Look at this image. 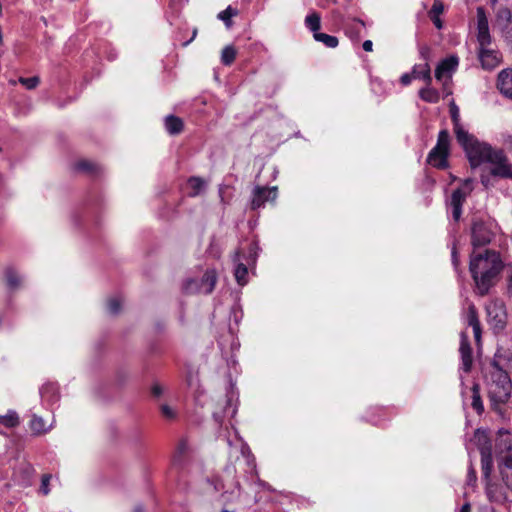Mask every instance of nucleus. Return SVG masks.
<instances>
[{"label":"nucleus","instance_id":"obj_27","mask_svg":"<svg viewBox=\"0 0 512 512\" xmlns=\"http://www.w3.org/2000/svg\"><path fill=\"white\" fill-rule=\"evenodd\" d=\"M305 25L309 30L313 32V35L319 33V29L321 26L320 15L316 12L307 15L305 18Z\"/></svg>","mask_w":512,"mask_h":512},{"label":"nucleus","instance_id":"obj_30","mask_svg":"<svg viewBox=\"0 0 512 512\" xmlns=\"http://www.w3.org/2000/svg\"><path fill=\"white\" fill-rule=\"evenodd\" d=\"M188 186L190 188V196L199 195L205 188V181L199 177H191L188 180Z\"/></svg>","mask_w":512,"mask_h":512},{"label":"nucleus","instance_id":"obj_17","mask_svg":"<svg viewBox=\"0 0 512 512\" xmlns=\"http://www.w3.org/2000/svg\"><path fill=\"white\" fill-rule=\"evenodd\" d=\"M497 87L504 96L512 99V68L508 67L499 73Z\"/></svg>","mask_w":512,"mask_h":512},{"label":"nucleus","instance_id":"obj_56","mask_svg":"<svg viewBox=\"0 0 512 512\" xmlns=\"http://www.w3.org/2000/svg\"><path fill=\"white\" fill-rule=\"evenodd\" d=\"M468 476H469V480H470V481H471L472 479H473V480H475V479H476L475 472H474V470H472V469L469 471V475H468Z\"/></svg>","mask_w":512,"mask_h":512},{"label":"nucleus","instance_id":"obj_21","mask_svg":"<svg viewBox=\"0 0 512 512\" xmlns=\"http://www.w3.org/2000/svg\"><path fill=\"white\" fill-rule=\"evenodd\" d=\"M233 398H234L233 393L231 395H228L227 399L225 401L226 405H225V408L223 409V411H221V412L214 411L213 412V418L218 424H220V425L222 424L226 415H230L231 417L235 416V414L237 412V405H236V403H234Z\"/></svg>","mask_w":512,"mask_h":512},{"label":"nucleus","instance_id":"obj_8","mask_svg":"<svg viewBox=\"0 0 512 512\" xmlns=\"http://www.w3.org/2000/svg\"><path fill=\"white\" fill-rule=\"evenodd\" d=\"M487 163L492 165L491 173L493 175L512 178V164L502 149L493 148Z\"/></svg>","mask_w":512,"mask_h":512},{"label":"nucleus","instance_id":"obj_43","mask_svg":"<svg viewBox=\"0 0 512 512\" xmlns=\"http://www.w3.org/2000/svg\"><path fill=\"white\" fill-rule=\"evenodd\" d=\"M50 480H51V475H49V474L43 475L42 480H41V487H40V491L43 493V495H48L50 492V488H49Z\"/></svg>","mask_w":512,"mask_h":512},{"label":"nucleus","instance_id":"obj_59","mask_svg":"<svg viewBox=\"0 0 512 512\" xmlns=\"http://www.w3.org/2000/svg\"><path fill=\"white\" fill-rule=\"evenodd\" d=\"M491 1L495 3L497 0H491Z\"/></svg>","mask_w":512,"mask_h":512},{"label":"nucleus","instance_id":"obj_44","mask_svg":"<svg viewBox=\"0 0 512 512\" xmlns=\"http://www.w3.org/2000/svg\"><path fill=\"white\" fill-rule=\"evenodd\" d=\"M161 413L162 415L167 418V419H173L176 415L175 411L173 410V408H171L169 405L167 404H163L161 406Z\"/></svg>","mask_w":512,"mask_h":512},{"label":"nucleus","instance_id":"obj_28","mask_svg":"<svg viewBox=\"0 0 512 512\" xmlns=\"http://www.w3.org/2000/svg\"><path fill=\"white\" fill-rule=\"evenodd\" d=\"M0 423L7 427L13 428L19 424V416L14 410H9L5 415H0Z\"/></svg>","mask_w":512,"mask_h":512},{"label":"nucleus","instance_id":"obj_26","mask_svg":"<svg viewBox=\"0 0 512 512\" xmlns=\"http://www.w3.org/2000/svg\"><path fill=\"white\" fill-rule=\"evenodd\" d=\"M471 392H472V402H471V406L472 408L478 413H482L483 410H484V407H483V403H482V400H481V396H480V388H479V385L474 383L472 388H471Z\"/></svg>","mask_w":512,"mask_h":512},{"label":"nucleus","instance_id":"obj_19","mask_svg":"<svg viewBox=\"0 0 512 512\" xmlns=\"http://www.w3.org/2000/svg\"><path fill=\"white\" fill-rule=\"evenodd\" d=\"M478 54L481 64H499L502 61L499 51L489 46L479 47Z\"/></svg>","mask_w":512,"mask_h":512},{"label":"nucleus","instance_id":"obj_16","mask_svg":"<svg viewBox=\"0 0 512 512\" xmlns=\"http://www.w3.org/2000/svg\"><path fill=\"white\" fill-rule=\"evenodd\" d=\"M460 354L462 359V367L461 369L464 372H469L472 366V349L470 347L468 336L465 331H463L460 335Z\"/></svg>","mask_w":512,"mask_h":512},{"label":"nucleus","instance_id":"obj_25","mask_svg":"<svg viewBox=\"0 0 512 512\" xmlns=\"http://www.w3.org/2000/svg\"><path fill=\"white\" fill-rule=\"evenodd\" d=\"M426 87L419 90V97L428 103H436L439 100V93L437 90L430 87L431 83L426 82Z\"/></svg>","mask_w":512,"mask_h":512},{"label":"nucleus","instance_id":"obj_34","mask_svg":"<svg viewBox=\"0 0 512 512\" xmlns=\"http://www.w3.org/2000/svg\"><path fill=\"white\" fill-rule=\"evenodd\" d=\"M188 451V445L185 440H181L176 448V451L173 455V464L180 465L182 463L183 457Z\"/></svg>","mask_w":512,"mask_h":512},{"label":"nucleus","instance_id":"obj_36","mask_svg":"<svg viewBox=\"0 0 512 512\" xmlns=\"http://www.w3.org/2000/svg\"><path fill=\"white\" fill-rule=\"evenodd\" d=\"M122 300L118 296H113L107 301V311L111 315H116L121 310Z\"/></svg>","mask_w":512,"mask_h":512},{"label":"nucleus","instance_id":"obj_40","mask_svg":"<svg viewBox=\"0 0 512 512\" xmlns=\"http://www.w3.org/2000/svg\"><path fill=\"white\" fill-rule=\"evenodd\" d=\"M19 83H21L26 89H34L37 87V85L39 84V77L38 76H33V77H29V78H25V77H20L18 79Z\"/></svg>","mask_w":512,"mask_h":512},{"label":"nucleus","instance_id":"obj_38","mask_svg":"<svg viewBox=\"0 0 512 512\" xmlns=\"http://www.w3.org/2000/svg\"><path fill=\"white\" fill-rule=\"evenodd\" d=\"M496 20L498 23L507 26L511 21V12L507 8H501L497 12Z\"/></svg>","mask_w":512,"mask_h":512},{"label":"nucleus","instance_id":"obj_47","mask_svg":"<svg viewBox=\"0 0 512 512\" xmlns=\"http://www.w3.org/2000/svg\"><path fill=\"white\" fill-rule=\"evenodd\" d=\"M164 389L161 385H159L158 383H155L153 386H152V389H151V392L152 394L155 396V397H159L162 395Z\"/></svg>","mask_w":512,"mask_h":512},{"label":"nucleus","instance_id":"obj_11","mask_svg":"<svg viewBox=\"0 0 512 512\" xmlns=\"http://www.w3.org/2000/svg\"><path fill=\"white\" fill-rule=\"evenodd\" d=\"M277 197V187L256 186L252 191L251 209L256 210L265 205L266 202L275 201Z\"/></svg>","mask_w":512,"mask_h":512},{"label":"nucleus","instance_id":"obj_23","mask_svg":"<svg viewBox=\"0 0 512 512\" xmlns=\"http://www.w3.org/2000/svg\"><path fill=\"white\" fill-rule=\"evenodd\" d=\"M40 394L42 400L49 404H54L59 399L58 388L55 384L52 383L44 385L40 390Z\"/></svg>","mask_w":512,"mask_h":512},{"label":"nucleus","instance_id":"obj_37","mask_svg":"<svg viewBox=\"0 0 512 512\" xmlns=\"http://www.w3.org/2000/svg\"><path fill=\"white\" fill-rule=\"evenodd\" d=\"M236 54H237V51L233 46L228 45V46L224 47V49L222 50V53H221L222 62L224 64L232 63L236 58Z\"/></svg>","mask_w":512,"mask_h":512},{"label":"nucleus","instance_id":"obj_7","mask_svg":"<svg viewBox=\"0 0 512 512\" xmlns=\"http://www.w3.org/2000/svg\"><path fill=\"white\" fill-rule=\"evenodd\" d=\"M474 441L481 454L483 473L488 477L493 464L492 444L489 436L485 431L477 430L474 434Z\"/></svg>","mask_w":512,"mask_h":512},{"label":"nucleus","instance_id":"obj_45","mask_svg":"<svg viewBox=\"0 0 512 512\" xmlns=\"http://www.w3.org/2000/svg\"><path fill=\"white\" fill-rule=\"evenodd\" d=\"M501 143L509 149H512V134L510 133H502L501 134Z\"/></svg>","mask_w":512,"mask_h":512},{"label":"nucleus","instance_id":"obj_52","mask_svg":"<svg viewBox=\"0 0 512 512\" xmlns=\"http://www.w3.org/2000/svg\"><path fill=\"white\" fill-rule=\"evenodd\" d=\"M505 40L512 43V29H507L504 34Z\"/></svg>","mask_w":512,"mask_h":512},{"label":"nucleus","instance_id":"obj_53","mask_svg":"<svg viewBox=\"0 0 512 512\" xmlns=\"http://www.w3.org/2000/svg\"><path fill=\"white\" fill-rule=\"evenodd\" d=\"M241 453L243 456H249L250 454V450H249V447L246 445V444H242L241 446Z\"/></svg>","mask_w":512,"mask_h":512},{"label":"nucleus","instance_id":"obj_51","mask_svg":"<svg viewBox=\"0 0 512 512\" xmlns=\"http://www.w3.org/2000/svg\"><path fill=\"white\" fill-rule=\"evenodd\" d=\"M372 46H373V43H372V41H370V40H366V41H364V43H363V49H364L365 51H371V50H372Z\"/></svg>","mask_w":512,"mask_h":512},{"label":"nucleus","instance_id":"obj_2","mask_svg":"<svg viewBox=\"0 0 512 512\" xmlns=\"http://www.w3.org/2000/svg\"><path fill=\"white\" fill-rule=\"evenodd\" d=\"M486 388L492 406L497 409L498 405L505 404L512 392V381L506 371L496 363H491L487 373Z\"/></svg>","mask_w":512,"mask_h":512},{"label":"nucleus","instance_id":"obj_32","mask_svg":"<svg viewBox=\"0 0 512 512\" xmlns=\"http://www.w3.org/2000/svg\"><path fill=\"white\" fill-rule=\"evenodd\" d=\"M30 428L34 433L42 434V433H46L47 431H49L51 426L46 427L43 418L34 415L30 422Z\"/></svg>","mask_w":512,"mask_h":512},{"label":"nucleus","instance_id":"obj_1","mask_svg":"<svg viewBox=\"0 0 512 512\" xmlns=\"http://www.w3.org/2000/svg\"><path fill=\"white\" fill-rule=\"evenodd\" d=\"M502 269L503 262L498 252L488 249L483 253L472 252L469 270L481 296L488 293Z\"/></svg>","mask_w":512,"mask_h":512},{"label":"nucleus","instance_id":"obj_31","mask_svg":"<svg viewBox=\"0 0 512 512\" xmlns=\"http://www.w3.org/2000/svg\"><path fill=\"white\" fill-rule=\"evenodd\" d=\"M317 42L323 43L328 48H335L338 45V39L335 36L326 33H317L313 35Z\"/></svg>","mask_w":512,"mask_h":512},{"label":"nucleus","instance_id":"obj_14","mask_svg":"<svg viewBox=\"0 0 512 512\" xmlns=\"http://www.w3.org/2000/svg\"><path fill=\"white\" fill-rule=\"evenodd\" d=\"M412 79H421L424 82L431 83L432 77L429 66H414L411 73H405L400 77V82L403 86H407Z\"/></svg>","mask_w":512,"mask_h":512},{"label":"nucleus","instance_id":"obj_29","mask_svg":"<svg viewBox=\"0 0 512 512\" xmlns=\"http://www.w3.org/2000/svg\"><path fill=\"white\" fill-rule=\"evenodd\" d=\"M5 278L10 289H17L22 283L21 277L13 268L6 269Z\"/></svg>","mask_w":512,"mask_h":512},{"label":"nucleus","instance_id":"obj_20","mask_svg":"<svg viewBox=\"0 0 512 512\" xmlns=\"http://www.w3.org/2000/svg\"><path fill=\"white\" fill-rule=\"evenodd\" d=\"M466 321L467 324L472 327L474 338L477 344H479L481 340V327L480 322L478 320L476 308L473 304H470L468 307Z\"/></svg>","mask_w":512,"mask_h":512},{"label":"nucleus","instance_id":"obj_55","mask_svg":"<svg viewBox=\"0 0 512 512\" xmlns=\"http://www.w3.org/2000/svg\"><path fill=\"white\" fill-rule=\"evenodd\" d=\"M459 512H470V504L469 503H465L461 509L459 510Z\"/></svg>","mask_w":512,"mask_h":512},{"label":"nucleus","instance_id":"obj_3","mask_svg":"<svg viewBox=\"0 0 512 512\" xmlns=\"http://www.w3.org/2000/svg\"><path fill=\"white\" fill-rule=\"evenodd\" d=\"M457 141L463 146L471 166L476 167L487 162L493 147L487 143L479 142L466 130H457Z\"/></svg>","mask_w":512,"mask_h":512},{"label":"nucleus","instance_id":"obj_9","mask_svg":"<svg viewBox=\"0 0 512 512\" xmlns=\"http://www.w3.org/2000/svg\"><path fill=\"white\" fill-rule=\"evenodd\" d=\"M473 190V182L471 179H466L461 186L456 189L450 199V208L452 217L455 221H458L462 214V205L465 202L466 197Z\"/></svg>","mask_w":512,"mask_h":512},{"label":"nucleus","instance_id":"obj_50","mask_svg":"<svg viewBox=\"0 0 512 512\" xmlns=\"http://www.w3.org/2000/svg\"><path fill=\"white\" fill-rule=\"evenodd\" d=\"M430 18L431 20L433 21L434 25L438 28V29H441L442 28V22L439 18V16H433V15H430Z\"/></svg>","mask_w":512,"mask_h":512},{"label":"nucleus","instance_id":"obj_41","mask_svg":"<svg viewBox=\"0 0 512 512\" xmlns=\"http://www.w3.org/2000/svg\"><path fill=\"white\" fill-rule=\"evenodd\" d=\"M444 10V5L441 0H434L431 10L429 12L430 15L439 16Z\"/></svg>","mask_w":512,"mask_h":512},{"label":"nucleus","instance_id":"obj_24","mask_svg":"<svg viewBox=\"0 0 512 512\" xmlns=\"http://www.w3.org/2000/svg\"><path fill=\"white\" fill-rule=\"evenodd\" d=\"M456 66H437L435 70V78L438 82L446 86L455 72Z\"/></svg>","mask_w":512,"mask_h":512},{"label":"nucleus","instance_id":"obj_15","mask_svg":"<svg viewBox=\"0 0 512 512\" xmlns=\"http://www.w3.org/2000/svg\"><path fill=\"white\" fill-rule=\"evenodd\" d=\"M506 485L501 484H488L486 493L490 501L495 503H505L512 501L510 495L507 492Z\"/></svg>","mask_w":512,"mask_h":512},{"label":"nucleus","instance_id":"obj_18","mask_svg":"<svg viewBox=\"0 0 512 512\" xmlns=\"http://www.w3.org/2000/svg\"><path fill=\"white\" fill-rule=\"evenodd\" d=\"M207 485L209 488H211L214 492H220L223 491L224 494H231L232 496H238L239 495V484L236 482L234 484V488L230 490L221 479L213 478L207 480ZM233 497H227L226 500H232Z\"/></svg>","mask_w":512,"mask_h":512},{"label":"nucleus","instance_id":"obj_6","mask_svg":"<svg viewBox=\"0 0 512 512\" xmlns=\"http://www.w3.org/2000/svg\"><path fill=\"white\" fill-rule=\"evenodd\" d=\"M450 137L446 130H441L438 134V139L435 147L429 152L427 162L436 168H446L447 157L449 153Z\"/></svg>","mask_w":512,"mask_h":512},{"label":"nucleus","instance_id":"obj_58","mask_svg":"<svg viewBox=\"0 0 512 512\" xmlns=\"http://www.w3.org/2000/svg\"><path fill=\"white\" fill-rule=\"evenodd\" d=\"M196 34H197V30L194 29V31H193V38L196 36Z\"/></svg>","mask_w":512,"mask_h":512},{"label":"nucleus","instance_id":"obj_35","mask_svg":"<svg viewBox=\"0 0 512 512\" xmlns=\"http://www.w3.org/2000/svg\"><path fill=\"white\" fill-rule=\"evenodd\" d=\"M75 167L78 171L87 173H96L98 171L97 164L89 160L78 161Z\"/></svg>","mask_w":512,"mask_h":512},{"label":"nucleus","instance_id":"obj_13","mask_svg":"<svg viewBox=\"0 0 512 512\" xmlns=\"http://www.w3.org/2000/svg\"><path fill=\"white\" fill-rule=\"evenodd\" d=\"M492 232L483 222H474L472 226L473 251L488 244L491 241Z\"/></svg>","mask_w":512,"mask_h":512},{"label":"nucleus","instance_id":"obj_57","mask_svg":"<svg viewBox=\"0 0 512 512\" xmlns=\"http://www.w3.org/2000/svg\"><path fill=\"white\" fill-rule=\"evenodd\" d=\"M134 512H142V508L141 507H136Z\"/></svg>","mask_w":512,"mask_h":512},{"label":"nucleus","instance_id":"obj_33","mask_svg":"<svg viewBox=\"0 0 512 512\" xmlns=\"http://www.w3.org/2000/svg\"><path fill=\"white\" fill-rule=\"evenodd\" d=\"M238 15V10L235 8H232L231 6H228L225 10L221 11L218 14V19L224 22L226 27H231L232 25V17Z\"/></svg>","mask_w":512,"mask_h":512},{"label":"nucleus","instance_id":"obj_5","mask_svg":"<svg viewBox=\"0 0 512 512\" xmlns=\"http://www.w3.org/2000/svg\"><path fill=\"white\" fill-rule=\"evenodd\" d=\"M217 281L215 270H206L201 278L187 277L182 283V291L186 294H209Z\"/></svg>","mask_w":512,"mask_h":512},{"label":"nucleus","instance_id":"obj_42","mask_svg":"<svg viewBox=\"0 0 512 512\" xmlns=\"http://www.w3.org/2000/svg\"><path fill=\"white\" fill-rule=\"evenodd\" d=\"M451 116H452V120H453V123H454V132H455V135L457 136V130L458 128L459 129H464L460 123H459V113H458V109L457 107H452L451 108Z\"/></svg>","mask_w":512,"mask_h":512},{"label":"nucleus","instance_id":"obj_10","mask_svg":"<svg viewBox=\"0 0 512 512\" xmlns=\"http://www.w3.org/2000/svg\"><path fill=\"white\" fill-rule=\"evenodd\" d=\"M489 322L497 329H503L506 324L507 313L505 303L501 299L490 300L486 305Z\"/></svg>","mask_w":512,"mask_h":512},{"label":"nucleus","instance_id":"obj_12","mask_svg":"<svg viewBox=\"0 0 512 512\" xmlns=\"http://www.w3.org/2000/svg\"><path fill=\"white\" fill-rule=\"evenodd\" d=\"M477 40L479 47L490 46L491 44L488 19L483 7L477 8Z\"/></svg>","mask_w":512,"mask_h":512},{"label":"nucleus","instance_id":"obj_54","mask_svg":"<svg viewBox=\"0 0 512 512\" xmlns=\"http://www.w3.org/2000/svg\"><path fill=\"white\" fill-rule=\"evenodd\" d=\"M452 262H453L454 266L457 267L458 258H457V252H456L455 248H453V250H452Z\"/></svg>","mask_w":512,"mask_h":512},{"label":"nucleus","instance_id":"obj_46","mask_svg":"<svg viewBox=\"0 0 512 512\" xmlns=\"http://www.w3.org/2000/svg\"><path fill=\"white\" fill-rule=\"evenodd\" d=\"M459 58L456 55H450L442 59L438 64H458Z\"/></svg>","mask_w":512,"mask_h":512},{"label":"nucleus","instance_id":"obj_22","mask_svg":"<svg viewBox=\"0 0 512 512\" xmlns=\"http://www.w3.org/2000/svg\"><path fill=\"white\" fill-rule=\"evenodd\" d=\"M164 125L166 131L171 135H177L181 133L184 127L182 119L174 115L166 116Z\"/></svg>","mask_w":512,"mask_h":512},{"label":"nucleus","instance_id":"obj_39","mask_svg":"<svg viewBox=\"0 0 512 512\" xmlns=\"http://www.w3.org/2000/svg\"><path fill=\"white\" fill-rule=\"evenodd\" d=\"M506 294L512 299V264H508L505 270Z\"/></svg>","mask_w":512,"mask_h":512},{"label":"nucleus","instance_id":"obj_49","mask_svg":"<svg viewBox=\"0 0 512 512\" xmlns=\"http://www.w3.org/2000/svg\"><path fill=\"white\" fill-rule=\"evenodd\" d=\"M429 52H430V48L428 46H422L420 48V54H421L423 60H425V61L428 60Z\"/></svg>","mask_w":512,"mask_h":512},{"label":"nucleus","instance_id":"obj_4","mask_svg":"<svg viewBox=\"0 0 512 512\" xmlns=\"http://www.w3.org/2000/svg\"><path fill=\"white\" fill-rule=\"evenodd\" d=\"M259 250L258 242L252 241L247 248V252L243 248H239L233 254L234 276L240 286L248 283V267L255 266Z\"/></svg>","mask_w":512,"mask_h":512},{"label":"nucleus","instance_id":"obj_48","mask_svg":"<svg viewBox=\"0 0 512 512\" xmlns=\"http://www.w3.org/2000/svg\"><path fill=\"white\" fill-rule=\"evenodd\" d=\"M197 381V377L194 376L191 372L186 376V383L189 387L195 386Z\"/></svg>","mask_w":512,"mask_h":512}]
</instances>
